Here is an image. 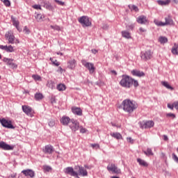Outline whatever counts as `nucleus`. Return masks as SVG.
Wrapping results in <instances>:
<instances>
[{"mask_svg":"<svg viewBox=\"0 0 178 178\" xmlns=\"http://www.w3.org/2000/svg\"><path fill=\"white\" fill-rule=\"evenodd\" d=\"M167 106L169 109H171V111H173L175 108V102L172 104H168Z\"/></svg>","mask_w":178,"mask_h":178,"instance_id":"49530a36","label":"nucleus"},{"mask_svg":"<svg viewBox=\"0 0 178 178\" xmlns=\"http://www.w3.org/2000/svg\"><path fill=\"white\" fill-rule=\"evenodd\" d=\"M49 126L50 127H54V126H55V121H54V120L49 121Z\"/></svg>","mask_w":178,"mask_h":178,"instance_id":"3c124183","label":"nucleus"},{"mask_svg":"<svg viewBox=\"0 0 178 178\" xmlns=\"http://www.w3.org/2000/svg\"><path fill=\"white\" fill-rule=\"evenodd\" d=\"M154 23L156 26H166V24L165 22H162L161 21H154Z\"/></svg>","mask_w":178,"mask_h":178,"instance_id":"72a5a7b5","label":"nucleus"},{"mask_svg":"<svg viewBox=\"0 0 178 178\" xmlns=\"http://www.w3.org/2000/svg\"><path fill=\"white\" fill-rule=\"evenodd\" d=\"M166 116H167V118H172V119L176 118V115H175V113H167Z\"/></svg>","mask_w":178,"mask_h":178,"instance_id":"37998d69","label":"nucleus"},{"mask_svg":"<svg viewBox=\"0 0 178 178\" xmlns=\"http://www.w3.org/2000/svg\"><path fill=\"white\" fill-rule=\"evenodd\" d=\"M140 57L143 60L147 62V60H149L152 58V51L151 50H147L146 51H142L140 53Z\"/></svg>","mask_w":178,"mask_h":178,"instance_id":"0eeeda50","label":"nucleus"},{"mask_svg":"<svg viewBox=\"0 0 178 178\" xmlns=\"http://www.w3.org/2000/svg\"><path fill=\"white\" fill-rule=\"evenodd\" d=\"M57 55H60L61 56H63V53L58 52Z\"/></svg>","mask_w":178,"mask_h":178,"instance_id":"338daca9","label":"nucleus"},{"mask_svg":"<svg viewBox=\"0 0 178 178\" xmlns=\"http://www.w3.org/2000/svg\"><path fill=\"white\" fill-rule=\"evenodd\" d=\"M54 151H55V149H54V147H52V145H46L43 149V152H44V154H49V155H51V154H52Z\"/></svg>","mask_w":178,"mask_h":178,"instance_id":"f3484780","label":"nucleus"},{"mask_svg":"<svg viewBox=\"0 0 178 178\" xmlns=\"http://www.w3.org/2000/svg\"><path fill=\"white\" fill-rule=\"evenodd\" d=\"M13 59L12 58H4L3 59V62H5V63H6V65H8V66H10V67H11V69H17V65L13 63Z\"/></svg>","mask_w":178,"mask_h":178,"instance_id":"9d476101","label":"nucleus"},{"mask_svg":"<svg viewBox=\"0 0 178 178\" xmlns=\"http://www.w3.org/2000/svg\"><path fill=\"white\" fill-rule=\"evenodd\" d=\"M157 3L159 5H161V6H165L169 5V3H170V0H165V1L159 0V1H157Z\"/></svg>","mask_w":178,"mask_h":178,"instance_id":"393cba45","label":"nucleus"},{"mask_svg":"<svg viewBox=\"0 0 178 178\" xmlns=\"http://www.w3.org/2000/svg\"><path fill=\"white\" fill-rule=\"evenodd\" d=\"M7 47H8V45L3 46L2 44H0V49H2L3 51H6Z\"/></svg>","mask_w":178,"mask_h":178,"instance_id":"5fc2aeb1","label":"nucleus"},{"mask_svg":"<svg viewBox=\"0 0 178 178\" xmlns=\"http://www.w3.org/2000/svg\"><path fill=\"white\" fill-rule=\"evenodd\" d=\"M91 147H92V148H95L96 149H98V148H99V144H92Z\"/></svg>","mask_w":178,"mask_h":178,"instance_id":"864d4df0","label":"nucleus"},{"mask_svg":"<svg viewBox=\"0 0 178 178\" xmlns=\"http://www.w3.org/2000/svg\"><path fill=\"white\" fill-rule=\"evenodd\" d=\"M111 73H113V74H115V76L118 74V72H116L115 70H111Z\"/></svg>","mask_w":178,"mask_h":178,"instance_id":"0e129e2a","label":"nucleus"},{"mask_svg":"<svg viewBox=\"0 0 178 178\" xmlns=\"http://www.w3.org/2000/svg\"><path fill=\"white\" fill-rule=\"evenodd\" d=\"M3 3H4L5 6H7V7L10 6V1L9 0H6Z\"/></svg>","mask_w":178,"mask_h":178,"instance_id":"09e8293b","label":"nucleus"},{"mask_svg":"<svg viewBox=\"0 0 178 178\" xmlns=\"http://www.w3.org/2000/svg\"><path fill=\"white\" fill-rule=\"evenodd\" d=\"M131 74L133 76H136L137 77H144V76H145V73H144V72L137 70H132Z\"/></svg>","mask_w":178,"mask_h":178,"instance_id":"6ab92c4d","label":"nucleus"},{"mask_svg":"<svg viewBox=\"0 0 178 178\" xmlns=\"http://www.w3.org/2000/svg\"><path fill=\"white\" fill-rule=\"evenodd\" d=\"M127 30H134V24L127 25Z\"/></svg>","mask_w":178,"mask_h":178,"instance_id":"c03bdc74","label":"nucleus"},{"mask_svg":"<svg viewBox=\"0 0 178 178\" xmlns=\"http://www.w3.org/2000/svg\"><path fill=\"white\" fill-rule=\"evenodd\" d=\"M44 17V15H41V14H38L35 16V19H37L38 22H41V20H42V18Z\"/></svg>","mask_w":178,"mask_h":178,"instance_id":"58836bf2","label":"nucleus"},{"mask_svg":"<svg viewBox=\"0 0 178 178\" xmlns=\"http://www.w3.org/2000/svg\"><path fill=\"white\" fill-rule=\"evenodd\" d=\"M163 138H164L165 141H167V140H168V136L166 135L163 136Z\"/></svg>","mask_w":178,"mask_h":178,"instance_id":"69168bd1","label":"nucleus"},{"mask_svg":"<svg viewBox=\"0 0 178 178\" xmlns=\"http://www.w3.org/2000/svg\"><path fill=\"white\" fill-rule=\"evenodd\" d=\"M22 173L24 175V176L29 177H34L35 176V172L33 170L27 169L24 170L22 171Z\"/></svg>","mask_w":178,"mask_h":178,"instance_id":"dca6fc26","label":"nucleus"},{"mask_svg":"<svg viewBox=\"0 0 178 178\" xmlns=\"http://www.w3.org/2000/svg\"><path fill=\"white\" fill-rule=\"evenodd\" d=\"M165 26L173 24V19H172V17L170 15H168V17H165Z\"/></svg>","mask_w":178,"mask_h":178,"instance_id":"4be33fe9","label":"nucleus"},{"mask_svg":"<svg viewBox=\"0 0 178 178\" xmlns=\"http://www.w3.org/2000/svg\"><path fill=\"white\" fill-rule=\"evenodd\" d=\"M11 20L13 22V26H15V27L19 30V21L16 20V18H15L13 16H11Z\"/></svg>","mask_w":178,"mask_h":178,"instance_id":"bb28decb","label":"nucleus"},{"mask_svg":"<svg viewBox=\"0 0 178 178\" xmlns=\"http://www.w3.org/2000/svg\"><path fill=\"white\" fill-rule=\"evenodd\" d=\"M65 173L66 175H70V176H73L74 177L79 178V176H82L83 177H86V176H88V172L85 167L82 165H75L73 167H67L64 170Z\"/></svg>","mask_w":178,"mask_h":178,"instance_id":"f257e3e1","label":"nucleus"},{"mask_svg":"<svg viewBox=\"0 0 178 178\" xmlns=\"http://www.w3.org/2000/svg\"><path fill=\"white\" fill-rule=\"evenodd\" d=\"M175 108L177 109V111H178V101L175 102Z\"/></svg>","mask_w":178,"mask_h":178,"instance_id":"680f3d73","label":"nucleus"},{"mask_svg":"<svg viewBox=\"0 0 178 178\" xmlns=\"http://www.w3.org/2000/svg\"><path fill=\"white\" fill-rule=\"evenodd\" d=\"M86 131H87V129H86L81 128V129H80V133L84 134V133H86Z\"/></svg>","mask_w":178,"mask_h":178,"instance_id":"052dcab7","label":"nucleus"},{"mask_svg":"<svg viewBox=\"0 0 178 178\" xmlns=\"http://www.w3.org/2000/svg\"><path fill=\"white\" fill-rule=\"evenodd\" d=\"M122 109L124 112L128 113H133L134 111L138 108V105L136 104V102L131 101L129 99L123 100L122 103Z\"/></svg>","mask_w":178,"mask_h":178,"instance_id":"7ed1b4c3","label":"nucleus"},{"mask_svg":"<svg viewBox=\"0 0 178 178\" xmlns=\"http://www.w3.org/2000/svg\"><path fill=\"white\" fill-rule=\"evenodd\" d=\"M54 81H49L47 83V87H49V88H51L52 90L54 88Z\"/></svg>","mask_w":178,"mask_h":178,"instance_id":"79ce46f5","label":"nucleus"},{"mask_svg":"<svg viewBox=\"0 0 178 178\" xmlns=\"http://www.w3.org/2000/svg\"><path fill=\"white\" fill-rule=\"evenodd\" d=\"M81 63L83 66L86 67L87 70H89V73L92 74L94 72H95V67H94V63H88L86 60H82Z\"/></svg>","mask_w":178,"mask_h":178,"instance_id":"39448f33","label":"nucleus"},{"mask_svg":"<svg viewBox=\"0 0 178 178\" xmlns=\"http://www.w3.org/2000/svg\"><path fill=\"white\" fill-rule=\"evenodd\" d=\"M49 60H51L52 65H54V66H59V65H60V63L58 62V60L55 59V58H50Z\"/></svg>","mask_w":178,"mask_h":178,"instance_id":"2f4dec72","label":"nucleus"},{"mask_svg":"<svg viewBox=\"0 0 178 178\" xmlns=\"http://www.w3.org/2000/svg\"><path fill=\"white\" fill-rule=\"evenodd\" d=\"M120 85L124 88H131L133 86L135 88L138 87V81L130 77V76L127 74L122 75V79L120 81Z\"/></svg>","mask_w":178,"mask_h":178,"instance_id":"f03ea898","label":"nucleus"},{"mask_svg":"<svg viewBox=\"0 0 178 178\" xmlns=\"http://www.w3.org/2000/svg\"><path fill=\"white\" fill-rule=\"evenodd\" d=\"M76 65L77 62L74 59H72L67 61V67L71 70H74V69H76Z\"/></svg>","mask_w":178,"mask_h":178,"instance_id":"2eb2a0df","label":"nucleus"},{"mask_svg":"<svg viewBox=\"0 0 178 178\" xmlns=\"http://www.w3.org/2000/svg\"><path fill=\"white\" fill-rule=\"evenodd\" d=\"M0 148H1V149H4V151H13L15 147L10 145L3 141H1Z\"/></svg>","mask_w":178,"mask_h":178,"instance_id":"f8f14e48","label":"nucleus"},{"mask_svg":"<svg viewBox=\"0 0 178 178\" xmlns=\"http://www.w3.org/2000/svg\"><path fill=\"white\" fill-rule=\"evenodd\" d=\"M159 41L161 44H166V42H168V38L166 37L161 36L159 38Z\"/></svg>","mask_w":178,"mask_h":178,"instance_id":"473e14b6","label":"nucleus"},{"mask_svg":"<svg viewBox=\"0 0 178 178\" xmlns=\"http://www.w3.org/2000/svg\"><path fill=\"white\" fill-rule=\"evenodd\" d=\"M6 52H15V49L12 47V45L7 46V49L6 50Z\"/></svg>","mask_w":178,"mask_h":178,"instance_id":"c9c22d12","label":"nucleus"},{"mask_svg":"<svg viewBox=\"0 0 178 178\" xmlns=\"http://www.w3.org/2000/svg\"><path fill=\"white\" fill-rule=\"evenodd\" d=\"M92 54H94L95 55V54H97L98 53V50L97 49H92Z\"/></svg>","mask_w":178,"mask_h":178,"instance_id":"e2e57ef3","label":"nucleus"},{"mask_svg":"<svg viewBox=\"0 0 178 178\" xmlns=\"http://www.w3.org/2000/svg\"><path fill=\"white\" fill-rule=\"evenodd\" d=\"M111 178H120L119 177H116V176H113V177H111Z\"/></svg>","mask_w":178,"mask_h":178,"instance_id":"774afa93","label":"nucleus"},{"mask_svg":"<svg viewBox=\"0 0 178 178\" xmlns=\"http://www.w3.org/2000/svg\"><path fill=\"white\" fill-rule=\"evenodd\" d=\"M32 8H33V9H37V10L40 9V10H41L42 9L41 6L38 4L33 5Z\"/></svg>","mask_w":178,"mask_h":178,"instance_id":"de8ad7c7","label":"nucleus"},{"mask_svg":"<svg viewBox=\"0 0 178 178\" xmlns=\"http://www.w3.org/2000/svg\"><path fill=\"white\" fill-rule=\"evenodd\" d=\"M57 72H59L60 73H63V69L62 67H58Z\"/></svg>","mask_w":178,"mask_h":178,"instance_id":"bf43d9fd","label":"nucleus"},{"mask_svg":"<svg viewBox=\"0 0 178 178\" xmlns=\"http://www.w3.org/2000/svg\"><path fill=\"white\" fill-rule=\"evenodd\" d=\"M22 111L24 112V113H26V115H28V116L31 115V107L22 106Z\"/></svg>","mask_w":178,"mask_h":178,"instance_id":"412c9836","label":"nucleus"},{"mask_svg":"<svg viewBox=\"0 0 178 178\" xmlns=\"http://www.w3.org/2000/svg\"><path fill=\"white\" fill-rule=\"evenodd\" d=\"M107 170L108 172H113V173H120V169L118 168V167L113 163L109 164L107 166Z\"/></svg>","mask_w":178,"mask_h":178,"instance_id":"ddd939ff","label":"nucleus"},{"mask_svg":"<svg viewBox=\"0 0 178 178\" xmlns=\"http://www.w3.org/2000/svg\"><path fill=\"white\" fill-rule=\"evenodd\" d=\"M57 90L58 91H65V90H66V86L65 84L60 83L57 86Z\"/></svg>","mask_w":178,"mask_h":178,"instance_id":"c756f323","label":"nucleus"},{"mask_svg":"<svg viewBox=\"0 0 178 178\" xmlns=\"http://www.w3.org/2000/svg\"><path fill=\"white\" fill-rule=\"evenodd\" d=\"M0 123L3 126V127H6V129H15V126L12 124L11 120H8L5 118L0 119Z\"/></svg>","mask_w":178,"mask_h":178,"instance_id":"423d86ee","label":"nucleus"},{"mask_svg":"<svg viewBox=\"0 0 178 178\" xmlns=\"http://www.w3.org/2000/svg\"><path fill=\"white\" fill-rule=\"evenodd\" d=\"M55 2H56V3H58V5H60V6H63L65 5V2L60 1V0H54Z\"/></svg>","mask_w":178,"mask_h":178,"instance_id":"a18cd8bd","label":"nucleus"},{"mask_svg":"<svg viewBox=\"0 0 178 178\" xmlns=\"http://www.w3.org/2000/svg\"><path fill=\"white\" fill-rule=\"evenodd\" d=\"M131 10H134L135 12H138V7L137 6H131Z\"/></svg>","mask_w":178,"mask_h":178,"instance_id":"8fccbe9b","label":"nucleus"},{"mask_svg":"<svg viewBox=\"0 0 178 178\" xmlns=\"http://www.w3.org/2000/svg\"><path fill=\"white\" fill-rule=\"evenodd\" d=\"M43 169H44V172H49L50 170H52V168H51V166H49V165L43 166Z\"/></svg>","mask_w":178,"mask_h":178,"instance_id":"ea45409f","label":"nucleus"},{"mask_svg":"<svg viewBox=\"0 0 178 178\" xmlns=\"http://www.w3.org/2000/svg\"><path fill=\"white\" fill-rule=\"evenodd\" d=\"M72 122V120L67 116H63L60 119V123L63 124V126H67L69 123Z\"/></svg>","mask_w":178,"mask_h":178,"instance_id":"a211bd4d","label":"nucleus"},{"mask_svg":"<svg viewBox=\"0 0 178 178\" xmlns=\"http://www.w3.org/2000/svg\"><path fill=\"white\" fill-rule=\"evenodd\" d=\"M51 29H53V30H56L57 31H60V26H58V25H51L50 26Z\"/></svg>","mask_w":178,"mask_h":178,"instance_id":"4c0bfd02","label":"nucleus"},{"mask_svg":"<svg viewBox=\"0 0 178 178\" xmlns=\"http://www.w3.org/2000/svg\"><path fill=\"white\" fill-rule=\"evenodd\" d=\"M6 40H7L8 44H15V35H13V32L12 31H8L6 35Z\"/></svg>","mask_w":178,"mask_h":178,"instance_id":"6e6552de","label":"nucleus"},{"mask_svg":"<svg viewBox=\"0 0 178 178\" xmlns=\"http://www.w3.org/2000/svg\"><path fill=\"white\" fill-rule=\"evenodd\" d=\"M155 123L154 121H145L140 123L141 129H151V127H154Z\"/></svg>","mask_w":178,"mask_h":178,"instance_id":"1a4fd4ad","label":"nucleus"},{"mask_svg":"<svg viewBox=\"0 0 178 178\" xmlns=\"http://www.w3.org/2000/svg\"><path fill=\"white\" fill-rule=\"evenodd\" d=\"M42 98H44V95H42V93L35 94V99L36 101H40V99H42Z\"/></svg>","mask_w":178,"mask_h":178,"instance_id":"7c9ffc66","label":"nucleus"},{"mask_svg":"<svg viewBox=\"0 0 178 178\" xmlns=\"http://www.w3.org/2000/svg\"><path fill=\"white\" fill-rule=\"evenodd\" d=\"M127 141L129 143H131V144H133V143H134V140L131 138H127Z\"/></svg>","mask_w":178,"mask_h":178,"instance_id":"13d9d810","label":"nucleus"},{"mask_svg":"<svg viewBox=\"0 0 178 178\" xmlns=\"http://www.w3.org/2000/svg\"><path fill=\"white\" fill-rule=\"evenodd\" d=\"M137 162L140 166H143L144 168H147L148 166V163L141 159H137Z\"/></svg>","mask_w":178,"mask_h":178,"instance_id":"b1692460","label":"nucleus"},{"mask_svg":"<svg viewBox=\"0 0 178 178\" xmlns=\"http://www.w3.org/2000/svg\"><path fill=\"white\" fill-rule=\"evenodd\" d=\"M136 22L138 24H147L148 23V19L145 15H140L136 18Z\"/></svg>","mask_w":178,"mask_h":178,"instance_id":"4468645a","label":"nucleus"},{"mask_svg":"<svg viewBox=\"0 0 178 178\" xmlns=\"http://www.w3.org/2000/svg\"><path fill=\"white\" fill-rule=\"evenodd\" d=\"M139 31H140V34H141V33H145V31H147V30L144 29V28L140 27L139 29Z\"/></svg>","mask_w":178,"mask_h":178,"instance_id":"4d7b16f0","label":"nucleus"},{"mask_svg":"<svg viewBox=\"0 0 178 178\" xmlns=\"http://www.w3.org/2000/svg\"><path fill=\"white\" fill-rule=\"evenodd\" d=\"M161 84H162V86L165 87V88H167L168 90H170L171 91H173V90H175V88L170 86L169 83H168L166 81H162Z\"/></svg>","mask_w":178,"mask_h":178,"instance_id":"a878e982","label":"nucleus"},{"mask_svg":"<svg viewBox=\"0 0 178 178\" xmlns=\"http://www.w3.org/2000/svg\"><path fill=\"white\" fill-rule=\"evenodd\" d=\"M24 31L26 33V34H30V30L29 29H27V26H25L24 29Z\"/></svg>","mask_w":178,"mask_h":178,"instance_id":"6e6d98bb","label":"nucleus"},{"mask_svg":"<svg viewBox=\"0 0 178 178\" xmlns=\"http://www.w3.org/2000/svg\"><path fill=\"white\" fill-rule=\"evenodd\" d=\"M32 77L33 80H35L36 81H40V80H41V76H40L39 75L33 74L32 75Z\"/></svg>","mask_w":178,"mask_h":178,"instance_id":"a19ab883","label":"nucleus"},{"mask_svg":"<svg viewBox=\"0 0 178 178\" xmlns=\"http://www.w3.org/2000/svg\"><path fill=\"white\" fill-rule=\"evenodd\" d=\"M122 37H124V38H127V39L131 38V35L127 31H122Z\"/></svg>","mask_w":178,"mask_h":178,"instance_id":"cd10ccee","label":"nucleus"},{"mask_svg":"<svg viewBox=\"0 0 178 178\" xmlns=\"http://www.w3.org/2000/svg\"><path fill=\"white\" fill-rule=\"evenodd\" d=\"M111 137H113L114 138H116L117 140H120L122 138V134L120 133L115 132L111 134Z\"/></svg>","mask_w":178,"mask_h":178,"instance_id":"c85d7f7f","label":"nucleus"},{"mask_svg":"<svg viewBox=\"0 0 178 178\" xmlns=\"http://www.w3.org/2000/svg\"><path fill=\"white\" fill-rule=\"evenodd\" d=\"M172 53L174 55H178V46H175L174 47H172Z\"/></svg>","mask_w":178,"mask_h":178,"instance_id":"f704fd0d","label":"nucleus"},{"mask_svg":"<svg viewBox=\"0 0 178 178\" xmlns=\"http://www.w3.org/2000/svg\"><path fill=\"white\" fill-rule=\"evenodd\" d=\"M72 111L74 115H77L78 116H81L83 115V111L79 107H74L72 108Z\"/></svg>","mask_w":178,"mask_h":178,"instance_id":"aec40b11","label":"nucleus"},{"mask_svg":"<svg viewBox=\"0 0 178 178\" xmlns=\"http://www.w3.org/2000/svg\"><path fill=\"white\" fill-rule=\"evenodd\" d=\"M144 154L145 155H154V153H152V149L150 148H147V151L144 152Z\"/></svg>","mask_w":178,"mask_h":178,"instance_id":"e433bc0d","label":"nucleus"},{"mask_svg":"<svg viewBox=\"0 0 178 178\" xmlns=\"http://www.w3.org/2000/svg\"><path fill=\"white\" fill-rule=\"evenodd\" d=\"M79 23H80L83 27H90L91 26V21L90 17L83 15L78 19Z\"/></svg>","mask_w":178,"mask_h":178,"instance_id":"20e7f679","label":"nucleus"},{"mask_svg":"<svg viewBox=\"0 0 178 178\" xmlns=\"http://www.w3.org/2000/svg\"><path fill=\"white\" fill-rule=\"evenodd\" d=\"M172 158L174 159V161H175V162H177L178 163V157L176 154H172Z\"/></svg>","mask_w":178,"mask_h":178,"instance_id":"603ef678","label":"nucleus"},{"mask_svg":"<svg viewBox=\"0 0 178 178\" xmlns=\"http://www.w3.org/2000/svg\"><path fill=\"white\" fill-rule=\"evenodd\" d=\"M71 124H70V129L73 131H77L79 128L80 127V124L78 122L77 120H71Z\"/></svg>","mask_w":178,"mask_h":178,"instance_id":"9b49d317","label":"nucleus"},{"mask_svg":"<svg viewBox=\"0 0 178 178\" xmlns=\"http://www.w3.org/2000/svg\"><path fill=\"white\" fill-rule=\"evenodd\" d=\"M44 8L48 10H54V6L49 3V1L44 2Z\"/></svg>","mask_w":178,"mask_h":178,"instance_id":"5701e85b","label":"nucleus"}]
</instances>
